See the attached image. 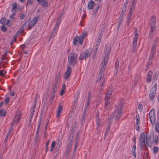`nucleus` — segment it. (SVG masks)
<instances>
[{
  "instance_id": "1",
  "label": "nucleus",
  "mask_w": 159,
  "mask_h": 159,
  "mask_svg": "<svg viewBox=\"0 0 159 159\" xmlns=\"http://www.w3.org/2000/svg\"><path fill=\"white\" fill-rule=\"evenodd\" d=\"M111 50L110 47H107L106 46L104 50V52L103 54V61L102 62L101 69L100 70V73L102 75V74L104 72L107 65V64L108 61L109 57L110 54Z\"/></svg>"
},
{
  "instance_id": "2",
  "label": "nucleus",
  "mask_w": 159,
  "mask_h": 159,
  "mask_svg": "<svg viewBox=\"0 0 159 159\" xmlns=\"http://www.w3.org/2000/svg\"><path fill=\"white\" fill-rule=\"evenodd\" d=\"M123 102H120L117 107H116V109L110 116V120L113 119L115 117V120H118L120 118L122 114Z\"/></svg>"
},
{
  "instance_id": "3",
  "label": "nucleus",
  "mask_w": 159,
  "mask_h": 159,
  "mask_svg": "<svg viewBox=\"0 0 159 159\" xmlns=\"http://www.w3.org/2000/svg\"><path fill=\"white\" fill-rule=\"evenodd\" d=\"M21 113L20 111L18 112L16 114L11 124V128L10 130L8 132L7 136V137L10 135V131L12 130L13 129V127L15 125H16L17 123L19 122L21 117Z\"/></svg>"
},
{
  "instance_id": "4",
  "label": "nucleus",
  "mask_w": 159,
  "mask_h": 159,
  "mask_svg": "<svg viewBox=\"0 0 159 159\" xmlns=\"http://www.w3.org/2000/svg\"><path fill=\"white\" fill-rule=\"evenodd\" d=\"M86 34L87 33L85 32H84L80 36H75L73 40V44L76 45L78 43H79L80 45L82 44L84 38L85 37Z\"/></svg>"
},
{
  "instance_id": "5",
  "label": "nucleus",
  "mask_w": 159,
  "mask_h": 159,
  "mask_svg": "<svg viewBox=\"0 0 159 159\" xmlns=\"http://www.w3.org/2000/svg\"><path fill=\"white\" fill-rule=\"evenodd\" d=\"M112 93L111 90L108 91L106 94L105 101V107L106 109L108 110L111 107V105L110 104V99L111 96V94Z\"/></svg>"
},
{
  "instance_id": "6",
  "label": "nucleus",
  "mask_w": 159,
  "mask_h": 159,
  "mask_svg": "<svg viewBox=\"0 0 159 159\" xmlns=\"http://www.w3.org/2000/svg\"><path fill=\"white\" fill-rule=\"evenodd\" d=\"M77 57V55L73 53H70L69 54L68 60L70 65L74 66L75 65L76 62Z\"/></svg>"
},
{
  "instance_id": "7",
  "label": "nucleus",
  "mask_w": 159,
  "mask_h": 159,
  "mask_svg": "<svg viewBox=\"0 0 159 159\" xmlns=\"http://www.w3.org/2000/svg\"><path fill=\"white\" fill-rule=\"evenodd\" d=\"M91 50L90 49L81 53L79 57V60H82L89 57L91 54Z\"/></svg>"
},
{
  "instance_id": "8",
  "label": "nucleus",
  "mask_w": 159,
  "mask_h": 159,
  "mask_svg": "<svg viewBox=\"0 0 159 159\" xmlns=\"http://www.w3.org/2000/svg\"><path fill=\"white\" fill-rule=\"evenodd\" d=\"M148 136L147 135H145L143 133H141L140 138V143L141 146H142L144 145L145 142L146 143H148Z\"/></svg>"
},
{
  "instance_id": "9",
  "label": "nucleus",
  "mask_w": 159,
  "mask_h": 159,
  "mask_svg": "<svg viewBox=\"0 0 159 159\" xmlns=\"http://www.w3.org/2000/svg\"><path fill=\"white\" fill-rule=\"evenodd\" d=\"M150 121L152 125L155 122L156 120L155 110L152 109L149 112Z\"/></svg>"
},
{
  "instance_id": "10",
  "label": "nucleus",
  "mask_w": 159,
  "mask_h": 159,
  "mask_svg": "<svg viewBox=\"0 0 159 159\" xmlns=\"http://www.w3.org/2000/svg\"><path fill=\"white\" fill-rule=\"evenodd\" d=\"M157 84H155L151 89L149 95L150 99L153 101L155 98L157 89Z\"/></svg>"
},
{
  "instance_id": "11",
  "label": "nucleus",
  "mask_w": 159,
  "mask_h": 159,
  "mask_svg": "<svg viewBox=\"0 0 159 159\" xmlns=\"http://www.w3.org/2000/svg\"><path fill=\"white\" fill-rule=\"evenodd\" d=\"M156 16H153L150 22V30H155L156 27Z\"/></svg>"
},
{
  "instance_id": "12",
  "label": "nucleus",
  "mask_w": 159,
  "mask_h": 159,
  "mask_svg": "<svg viewBox=\"0 0 159 159\" xmlns=\"http://www.w3.org/2000/svg\"><path fill=\"white\" fill-rule=\"evenodd\" d=\"M71 71L72 69L71 67L69 65L67 66H66V70L64 76V78L65 79L67 80L69 79L70 76Z\"/></svg>"
},
{
  "instance_id": "13",
  "label": "nucleus",
  "mask_w": 159,
  "mask_h": 159,
  "mask_svg": "<svg viewBox=\"0 0 159 159\" xmlns=\"http://www.w3.org/2000/svg\"><path fill=\"white\" fill-rule=\"evenodd\" d=\"M138 38V33L137 30H135L134 32V36L133 42V46L134 49H135L136 48L137 44V41Z\"/></svg>"
},
{
  "instance_id": "14",
  "label": "nucleus",
  "mask_w": 159,
  "mask_h": 159,
  "mask_svg": "<svg viewBox=\"0 0 159 159\" xmlns=\"http://www.w3.org/2000/svg\"><path fill=\"white\" fill-rule=\"evenodd\" d=\"M1 23L4 25H8L9 26L11 25V22L9 20H7L5 17H2L0 20Z\"/></svg>"
},
{
  "instance_id": "15",
  "label": "nucleus",
  "mask_w": 159,
  "mask_h": 159,
  "mask_svg": "<svg viewBox=\"0 0 159 159\" xmlns=\"http://www.w3.org/2000/svg\"><path fill=\"white\" fill-rule=\"evenodd\" d=\"M40 18V16H37L34 17L32 21L30 23V25H29L28 28L29 29H30L31 28V26H33L35 24L36 22H37V20L39 19Z\"/></svg>"
},
{
  "instance_id": "16",
  "label": "nucleus",
  "mask_w": 159,
  "mask_h": 159,
  "mask_svg": "<svg viewBox=\"0 0 159 159\" xmlns=\"http://www.w3.org/2000/svg\"><path fill=\"white\" fill-rule=\"evenodd\" d=\"M95 5V2L92 0H90L88 3L87 5V9L88 10L93 9Z\"/></svg>"
},
{
  "instance_id": "17",
  "label": "nucleus",
  "mask_w": 159,
  "mask_h": 159,
  "mask_svg": "<svg viewBox=\"0 0 159 159\" xmlns=\"http://www.w3.org/2000/svg\"><path fill=\"white\" fill-rule=\"evenodd\" d=\"M62 110V106L61 105H59L58 108H57V117H60V115L61 112Z\"/></svg>"
},
{
  "instance_id": "18",
  "label": "nucleus",
  "mask_w": 159,
  "mask_h": 159,
  "mask_svg": "<svg viewBox=\"0 0 159 159\" xmlns=\"http://www.w3.org/2000/svg\"><path fill=\"white\" fill-rule=\"evenodd\" d=\"M39 3L43 7H47L48 6V2L47 0H41Z\"/></svg>"
},
{
  "instance_id": "19",
  "label": "nucleus",
  "mask_w": 159,
  "mask_h": 159,
  "mask_svg": "<svg viewBox=\"0 0 159 159\" xmlns=\"http://www.w3.org/2000/svg\"><path fill=\"white\" fill-rule=\"evenodd\" d=\"M35 107V105H33L30 109L31 113L30 115V118L31 120L33 116L34 113V108Z\"/></svg>"
},
{
  "instance_id": "20",
  "label": "nucleus",
  "mask_w": 159,
  "mask_h": 159,
  "mask_svg": "<svg viewBox=\"0 0 159 159\" xmlns=\"http://www.w3.org/2000/svg\"><path fill=\"white\" fill-rule=\"evenodd\" d=\"M136 149V146L135 145H134L132 149V154L133 156L135 157H136V155L135 153V150Z\"/></svg>"
},
{
  "instance_id": "21",
  "label": "nucleus",
  "mask_w": 159,
  "mask_h": 159,
  "mask_svg": "<svg viewBox=\"0 0 159 159\" xmlns=\"http://www.w3.org/2000/svg\"><path fill=\"white\" fill-rule=\"evenodd\" d=\"M23 30H18L17 33L15 34L13 37V41H15L16 40L17 37L19 34H20V33H23Z\"/></svg>"
},
{
  "instance_id": "22",
  "label": "nucleus",
  "mask_w": 159,
  "mask_h": 159,
  "mask_svg": "<svg viewBox=\"0 0 159 159\" xmlns=\"http://www.w3.org/2000/svg\"><path fill=\"white\" fill-rule=\"evenodd\" d=\"M103 34V32L102 31H101V32H100L99 33V36H98V39L96 42H98V43H100L101 41V39L102 37V35Z\"/></svg>"
},
{
  "instance_id": "23",
  "label": "nucleus",
  "mask_w": 159,
  "mask_h": 159,
  "mask_svg": "<svg viewBox=\"0 0 159 159\" xmlns=\"http://www.w3.org/2000/svg\"><path fill=\"white\" fill-rule=\"evenodd\" d=\"M135 10L134 8L130 7V10L129 11L128 15L132 16L133 13H134Z\"/></svg>"
},
{
  "instance_id": "24",
  "label": "nucleus",
  "mask_w": 159,
  "mask_h": 159,
  "mask_svg": "<svg viewBox=\"0 0 159 159\" xmlns=\"http://www.w3.org/2000/svg\"><path fill=\"white\" fill-rule=\"evenodd\" d=\"M56 143L55 141H52L51 144V148L50 149V151H53L55 145Z\"/></svg>"
},
{
  "instance_id": "25",
  "label": "nucleus",
  "mask_w": 159,
  "mask_h": 159,
  "mask_svg": "<svg viewBox=\"0 0 159 159\" xmlns=\"http://www.w3.org/2000/svg\"><path fill=\"white\" fill-rule=\"evenodd\" d=\"M119 62L116 61V65H115V70L116 71V73L117 74L118 73V70Z\"/></svg>"
},
{
  "instance_id": "26",
  "label": "nucleus",
  "mask_w": 159,
  "mask_h": 159,
  "mask_svg": "<svg viewBox=\"0 0 159 159\" xmlns=\"http://www.w3.org/2000/svg\"><path fill=\"white\" fill-rule=\"evenodd\" d=\"M155 127L156 131L159 133V123L158 122L156 123Z\"/></svg>"
},
{
  "instance_id": "27",
  "label": "nucleus",
  "mask_w": 159,
  "mask_h": 159,
  "mask_svg": "<svg viewBox=\"0 0 159 159\" xmlns=\"http://www.w3.org/2000/svg\"><path fill=\"white\" fill-rule=\"evenodd\" d=\"M6 112L5 111L2 110H0V116H5Z\"/></svg>"
},
{
  "instance_id": "28",
  "label": "nucleus",
  "mask_w": 159,
  "mask_h": 159,
  "mask_svg": "<svg viewBox=\"0 0 159 159\" xmlns=\"http://www.w3.org/2000/svg\"><path fill=\"white\" fill-rule=\"evenodd\" d=\"M100 43H98V42L96 43L95 48V50H94V52L95 53L97 52V50L98 48Z\"/></svg>"
},
{
  "instance_id": "29",
  "label": "nucleus",
  "mask_w": 159,
  "mask_h": 159,
  "mask_svg": "<svg viewBox=\"0 0 159 159\" xmlns=\"http://www.w3.org/2000/svg\"><path fill=\"white\" fill-rule=\"evenodd\" d=\"M6 73V71L3 70H0V75L1 76H4Z\"/></svg>"
},
{
  "instance_id": "30",
  "label": "nucleus",
  "mask_w": 159,
  "mask_h": 159,
  "mask_svg": "<svg viewBox=\"0 0 159 159\" xmlns=\"http://www.w3.org/2000/svg\"><path fill=\"white\" fill-rule=\"evenodd\" d=\"M12 8L11 11L16 10L17 8V5L16 3H14L12 6Z\"/></svg>"
},
{
  "instance_id": "31",
  "label": "nucleus",
  "mask_w": 159,
  "mask_h": 159,
  "mask_svg": "<svg viewBox=\"0 0 159 159\" xmlns=\"http://www.w3.org/2000/svg\"><path fill=\"white\" fill-rule=\"evenodd\" d=\"M5 102L6 104H7L9 102V98L8 97H7L6 96H5Z\"/></svg>"
},
{
  "instance_id": "32",
  "label": "nucleus",
  "mask_w": 159,
  "mask_h": 159,
  "mask_svg": "<svg viewBox=\"0 0 159 159\" xmlns=\"http://www.w3.org/2000/svg\"><path fill=\"white\" fill-rule=\"evenodd\" d=\"M135 0H133V1L131 4L130 7L134 8L135 7V6L136 5V1H135Z\"/></svg>"
},
{
  "instance_id": "33",
  "label": "nucleus",
  "mask_w": 159,
  "mask_h": 159,
  "mask_svg": "<svg viewBox=\"0 0 159 159\" xmlns=\"http://www.w3.org/2000/svg\"><path fill=\"white\" fill-rule=\"evenodd\" d=\"M158 149H159L157 147H154L153 150L155 154L157 152L158 150Z\"/></svg>"
},
{
  "instance_id": "34",
  "label": "nucleus",
  "mask_w": 159,
  "mask_h": 159,
  "mask_svg": "<svg viewBox=\"0 0 159 159\" xmlns=\"http://www.w3.org/2000/svg\"><path fill=\"white\" fill-rule=\"evenodd\" d=\"M153 30H151L150 33H149V36L151 38H152L153 36V35L154 34Z\"/></svg>"
},
{
  "instance_id": "35",
  "label": "nucleus",
  "mask_w": 159,
  "mask_h": 159,
  "mask_svg": "<svg viewBox=\"0 0 159 159\" xmlns=\"http://www.w3.org/2000/svg\"><path fill=\"white\" fill-rule=\"evenodd\" d=\"M143 107L142 104H139L138 106V109L140 111H142Z\"/></svg>"
},
{
  "instance_id": "36",
  "label": "nucleus",
  "mask_w": 159,
  "mask_h": 159,
  "mask_svg": "<svg viewBox=\"0 0 159 159\" xmlns=\"http://www.w3.org/2000/svg\"><path fill=\"white\" fill-rule=\"evenodd\" d=\"M158 75L157 74V73L153 75V80L154 79V81L156 80V79H157V78L158 77Z\"/></svg>"
},
{
  "instance_id": "37",
  "label": "nucleus",
  "mask_w": 159,
  "mask_h": 159,
  "mask_svg": "<svg viewBox=\"0 0 159 159\" xmlns=\"http://www.w3.org/2000/svg\"><path fill=\"white\" fill-rule=\"evenodd\" d=\"M38 98V95L37 94L35 96V98L34 99V105H35V106L36 105V103H37V100Z\"/></svg>"
},
{
  "instance_id": "38",
  "label": "nucleus",
  "mask_w": 159,
  "mask_h": 159,
  "mask_svg": "<svg viewBox=\"0 0 159 159\" xmlns=\"http://www.w3.org/2000/svg\"><path fill=\"white\" fill-rule=\"evenodd\" d=\"M71 147H70V146H67V145L66 148V151L67 152H68L70 150Z\"/></svg>"
},
{
  "instance_id": "39",
  "label": "nucleus",
  "mask_w": 159,
  "mask_h": 159,
  "mask_svg": "<svg viewBox=\"0 0 159 159\" xmlns=\"http://www.w3.org/2000/svg\"><path fill=\"white\" fill-rule=\"evenodd\" d=\"M152 79L151 77H149V76H147V82L149 83V82Z\"/></svg>"
},
{
  "instance_id": "40",
  "label": "nucleus",
  "mask_w": 159,
  "mask_h": 159,
  "mask_svg": "<svg viewBox=\"0 0 159 159\" xmlns=\"http://www.w3.org/2000/svg\"><path fill=\"white\" fill-rule=\"evenodd\" d=\"M15 13H12L10 16V18L11 19L13 20L14 19V16H15Z\"/></svg>"
},
{
  "instance_id": "41",
  "label": "nucleus",
  "mask_w": 159,
  "mask_h": 159,
  "mask_svg": "<svg viewBox=\"0 0 159 159\" xmlns=\"http://www.w3.org/2000/svg\"><path fill=\"white\" fill-rule=\"evenodd\" d=\"M59 25L57 24H56L54 26L53 30H57L58 29Z\"/></svg>"
},
{
  "instance_id": "42",
  "label": "nucleus",
  "mask_w": 159,
  "mask_h": 159,
  "mask_svg": "<svg viewBox=\"0 0 159 159\" xmlns=\"http://www.w3.org/2000/svg\"><path fill=\"white\" fill-rule=\"evenodd\" d=\"M152 71H150L148 72V74L147 76H149V77H151V76L152 75Z\"/></svg>"
},
{
  "instance_id": "43",
  "label": "nucleus",
  "mask_w": 159,
  "mask_h": 159,
  "mask_svg": "<svg viewBox=\"0 0 159 159\" xmlns=\"http://www.w3.org/2000/svg\"><path fill=\"white\" fill-rule=\"evenodd\" d=\"M152 71H150L148 72V74L147 76H149V77H151V76L152 75Z\"/></svg>"
},
{
  "instance_id": "44",
  "label": "nucleus",
  "mask_w": 159,
  "mask_h": 159,
  "mask_svg": "<svg viewBox=\"0 0 159 159\" xmlns=\"http://www.w3.org/2000/svg\"><path fill=\"white\" fill-rule=\"evenodd\" d=\"M61 144V142L60 141V139L58 140L57 142V145H58L59 147H60Z\"/></svg>"
},
{
  "instance_id": "45",
  "label": "nucleus",
  "mask_w": 159,
  "mask_h": 159,
  "mask_svg": "<svg viewBox=\"0 0 159 159\" xmlns=\"http://www.w3.org/2000/svg\"><path fill=\"white\" fill-rule=\"evenodd\" d=\"M72 139H71L70 141V142L69 143L67 144V146H70V147H71L72 145Z\"/></svg>"
},
{
  "instance_id": "46",
  "label": "nucleus",
  "mask_w": 159,
  "mask_h": 159,
  "mask_svg": "<svg viewBox=\"0 0 159 159\" xmlns=\"http://www.w3.org/2000/svg\"><path fill=\"white\" fill-rule=\"evenodd\" d=\"M143 159H149L148 155L147 154H146L145 155Z\"/></svg>"
},
{
  "instance_id": "47",
  "label": "nucleus",
  "mask_w": 159,
  "mask_h": 159,
  "mask_svg": "<svg viewBox=\"0 0 159 159\" xmlns=\"http://www.w3.org/2000/svg\"><path fill=\"white\" fill-rule=\"evenodd\" d=\"M98 10H96V9H94L93 11V14H92L93 15H96V14L98 12Z\"/></svg>"
},
{
  "instance_id": "48",
  "label": "nucleus",
  "mask_w": 159,
  "mask_h": 159,
  "mask_svg": "<svg viewBox=\"0 0 159 159\" xmlns=\"http://www.w3.org/2000/svg\"><path fill=\"white\" fill-rule=\"evenodd\" d=\"M126 8H127V7H125V6H123V8H122V12H124V11H125L126 10Z\"/></svg>"
},
{
  "instance_id": "49",
  "label": "nucleus",
  "mask_w": 159,
  "mask_h": 159,
  "mask_svg": "<svg viewBox=\"0 0 159 159\" xmlns=\"http://www.w3.org/2000/svg\"><path fill=\"white\" fill-rule=\"evenodd\" d=\"M20 17L21 19H23L25 17V15L23 13H21L20 15Z\"/></svg>"
},
{
  "instance_id": "50",
  "label": "nucleus",
  "mask_w": 159,
  "mask_h": 159,
  "mask_svg": "<svg viewBox=\"0 0 159 159\" xmlns=\"http://www.w3.org/2000/svg\"><path fill=\"white\" fill-rule=\"evenodd\" d=\"M39 125H38V129L37 130L36 132V136L37 137L38 136V135H39Z\"/></svg>"
},
{
  "instance_id": "51",
  "label": "nucleus",
  "mask_w": 159,
  "mask_h": 159,
  "mask_svg": "<svg viewBox=\"0 0 159 159\" xmlns=\"http://www.w3.org/2000/svg\"><path fill=\"white\" fill-rule=\"evenodd\" d=\"M96 123L98 126H99L100 125L99 120V119H96Z\"/></svg>"
},
{
  "instance_id": "52",
  "label": "nucleus",
  "mask_w": 159,
  "mask_h": 159,
  "mask_svg": "<svg viewBox=\"0 0 159 159\" xmlns=\"http://www.w3.org/2000/svg\"><path fill=\"white\" fill-rule=\"evenodd\" d=\"M89 97H88V102H87V106H88L89 103V98H90V92H89Z\"/></svg>"
},
{
  "instance_id": "53",
  "label": "nucleus",
  "mask_w": 159,
  "mask_h": 159,
  "mask_svg": "<svg viewBox=\"0 0 159 159\" xmlns=\"http://www.w3.org/2000/svg\"><path fill=\"white\" fill-rule=\"evenodd\" d=\"M7 28L4 26H2L1 27V30H7Z\"/></svg>"
},
{
  "instance_id": "54",
  "label": "nucleus",
  "mask_w": 159,
  "mask_h": 159,
  "mask_svg": "<svg viewBox=\"0 0 159 159\" xmlns=\"http://www.w3.org/2000/svg\"><path fill=\"white\" fill-rule=\"evenodd\" d=\"M60 75H57L56 76L55 79L57 80V81H58L59 80Z\"/></svg>"
},
{
  "instance_id": "55",
  "label": "nucleus",
  "mask_w": 159,
  "mask_h": 159,
  "mask_svg": "<svg viewBox=\"0 0 159 159\" xmlns=\"http://www.w3.org/2000/svg\"><path fill=\"white\" fill-rule=\"evenodd\" d=\"M62 89L65 90V89H66V85L64 83L62 85Z\"/></svg>"
},
{
  "instance_id": "56",
  "label": "nucleus",
  "mask_w": 159,
  "mask_h": 159,
  "mask_svg": "<svg viewBox=\"0 0 159 159\" xmlns=\"http://www.w3.org/2000/svg\"><path fill=\"white\" fill-rule=\"evenodd\" d=\"M75 150L77 148V143L75 142Z\"/></svg>"
},
{
  "instance_id": "57",
  "label": "nucleus",
  "mask_w": 159,
  "mask_h": 159,
  "mask_svg": "<svg viewBox=\"0 0 159 159\" xmlns=\"http://www.w3.org/2000/svg\"><path fill=\"white\" fill-rule=\"evenodd\" d=\"M136 120V124L138 125V127H139V120Z\"/></svg>"
},
{
  "instance_id": "58",
  "label": "nucleus",
  "mask_w": 159,
  "mask_h": 159,
  "mask_svg": "<svg viewBox=\"0 0 159 159\" xmlns=\"http://www.w3.org/2000/svg\"><path fill=\"white\" fill-rule=\"evenodd\" d=\"M8 139V137L6 136V137L5 138V139H4V142H5V143H7V142Z\"/></svg>"
},
{
  "instance_id": "59",
  "label": "nucleus",
  "mask_w": 159,
  "mask_h": 159,
  "mask_svg": "<svg viewBox=\"0 0 159 159\" xmlns=\"http://www.w3.org/2000/svg\"><path fill=\"white\" fill-rule=\"evenodd\" d=\"M60 23V19H58L57 22H56V24H57L58 25H59Z\"/></svg>"
},
{
  "instance_id": "60",
  "label": "nucleus",
  "mask_w": 159,
  "mask_h": 159,
  "mask_svg": "<svg viewBox=\"0 0 159 159\" xmlns=\"http://www.w3.org/2000/svg\"><path fill=\"white\" fill-rule=\"evenodd\" d=\"M131 17V16L128 15L127 18V20H130Z\"/></svg>"
},
{
  "instance_id": "61",
  "label": "nucleus",
  "mask_w": 159,
  "mask_h": 159,
  "mask_svg": "<svg viewBox=\"0 0 159 159\" xmlns=\"http://www.w3.org/2000/svg\"><path fill=\"white\" fill-rule=\"evenodd\" d=\"M122 20H120V19H119V20H118V25H120L121 22H122Z\"/></svg>"
},
{
  "instance_id": "62",
  "label": "nucleus",
  "mask_w": 159,
  "mask_h": 159,
  "mask_svg": "<svg viewBox=\"0 0 159 159\" xmlns=\"http://www.w3.org/2000/svg\"><path fill=\"white\" fill-rule=\"evenodd\" d=\"M127 20V24L128 25H129L131 22V21H130V20Z\"/></svg>"
},
{
  "instance_id": "63",
  "label": "nucleus",
  "mask_w": 159,
  "mask_h": 159,
  "mask_svg": "<svg viewBox=\"0 0 159 159\" xmlns=\"http://www.w3.org/2000/svg\"><path fill=\"white\" fill-rule=\"evenodd\" d=\"M124 14V12H121V14L120 15V17H122L123 18Z\"/></svg>"
},
{
  "instance_id": "64",
  "label": "nucleus",
  "mask_w": 159,
  "mask_h": 159,
  "mask_svg": "<svg viewBox=\"0 0 159 159\" xmlns=\"http://www.w3.org/2000/svg\"><path fill=\"white\" fill-rule=\"evenodd\" d=\"M10 95L12 96H14V92H12L10 93Z\"/></svg>"
}]
</instances>
